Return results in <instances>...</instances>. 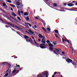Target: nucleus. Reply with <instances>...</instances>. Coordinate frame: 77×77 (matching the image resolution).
I'll list each match as a JSON object with an SVG mask.
<instances>
[{
  "label": "nucleus",
  "mask_w": 77,
  "mask_h": 77,
  "mask_svg": "<svg viewBox=\"0 0 77 77\" xmlns=\"http://www.w3.org/2000/svg\"><path fill=\"white\" fill-rule=\"evenodd\" d=\"M48 45L50 47H49V49L51 50V51H53L54 54H57V55H58V54H60V52H59V50L56 48H55V49L57 51H54V50H53V48L54 47V45H53L51 43H50L48 44Z\"/></svg>",
  "instance_id": "f257e3e1"
},
{
  "label": "nucleus",
  "mask_w": 77,
  "mask_h": 77,
  "mask_svg": "<svg viewBox=\"0 0 77 77\" xmlns=\"http://www.w3.org/2000/svg\"><path fill=\"white\" fill-rule=\"evenodd\" d=\"M48 71H45L42 72V74H40L38 75L37 77H48Z\"/></svg>",
  "instance_id": "f03ea898"
},
{
  "label": "nucleus",
  "mask_w": 77,
  "mask_h": 77,
  "mask_svg": "<svg viewBox=\"0 0 77 77\" xmlns=\"http://www.w3.org/2000/svg\"><path fill=\"white\" fill-rule=\"evenodd\" d=\"M75 3V1H73L72 2V3H69L67 4V5L69 6H73L74 5V4H72V3Z\"/></svg>",
  "instance_id": "7ed1b4c3"
},
{
  "label": "nucleus",
  "mask_w": 77,
  "mask_h": 77,
  "mask_svg": "<svg viewBox=\"0 0 77 77\" xmlns=\"http://www.w3.org/2000/svg\"><path fill=\"white\" fill-rule=\"evenodd\" d=\"M43 45H44V44H42L40 45L39 47L41 48H46V47Z\"/></svg>",
  "instance_id": "20e7f679"
},
{
  "label": "nucleus",
  "mask_w": 77,
  "mask_h": 77,
  "mask_svg": "<svg viewBox=\"0 0 77 77\" xmlns=\"http://www.w3.org/2000/svg\"><path fill=\"white\" fill-rule=\"evenodd\" d=\"M29 39H28L27 40H26V41L27 42H31V43H32V42H33V40L32 38H29Z\"/></svg>",
  "instance_id": "39448f33"
},
{
  "label": "nucleus",
  "mask_w": 77,
  "mask_h": 77,
  "mask_svg": "<svg viewBox=\"0 0 77 77\" xmlns=\"http://www.w3.org/2000/svg\"><path fill=\"white\" fill-rule=\"evenodd\" d=\"M66 61L69 63H72V60L69 58L68 59L66 60Z\"/></svg>",
  "instance_id": "423d86ee"
},
{
  "label": "nucleus",
  "mask_w": 77,
  "mask_h": 77,
  "mask_svg": "<svg viewBox=\"0 0 77 77\" xmlns=\"http://www.w3.org/2000/svg\"><path fill=\"white\" fill-rule=\"evenodd\" d=\"M43 38L42 39V41L41 42L43 43L44 44H45V36L44 37V38Z\"/></svg>",
  "instance_id": "0eeeda50"
},
{
  "label": "nucleus",
  "mask_w": 77,
  "mask_h": 77,
  "mask_svg": "<svg viewBox=\"0 0 77 77\" xmlns=\"http://www.w3.org/2000/svg\"><path fill=\"white\" fill-rule=\"evenodd\" d=\"M57 74H58L60 75V72H55L54 73V74L52 76V77H54L55 76L54 75H56Z\"/></svg>",
  "instance_id": "6e6552de"
},
{
  "label": "nucleus",
  "mask_w": 77,
  "mask_h": 77,
  "mask_svg": "<svg viewBox=\"0 0 77 77\" xmlns=\"http://www.w3.org/2000/svg\"><path fill=\"white\" fill-rule=\"evenodd\" d=\"M45 36H43L42 35H41V34H39L38 35V37L40 38H44V37Z\"/></svg>",
  "instance_id": "1a4fd4ad"
},
{
  "label": "nucleus",
  "mask_w": 77,
  "mask_h": 77,
  "mask_svg": "<svg viewBox=\"0 0 77 77\" xmlns=\"http://www.w3.org/2000/svg\"><path fill=\"white\" fill-rule=\"evenodd\" d=\"M24 38L26 40L29 39V37L27 36V35H25L24 37Z\"/></svg>",
  "instance_id": "9d476101"
},
{
  "label": "nucleus",
  "mask_w": 77,
  "mask_h": 77,
  "mask_svg": "<svg viewBox=\"0 0 77 77\" xmlns=\"http://www.w3.org/2000/svg\"><path fill=\"white\" fill-rule=\"evenodd\" d=\"M34 18H35V19H36L37 20H39L40 19V17H39V16L35 17H34Z\"/></svg>",
  "instance_id": "9b49d317"
},
{
  "label": "nucleus",
  "mask_w": 77,
  "mask_h": 77,
  "mask_svg": "<svg viewBox=\"0 0 77 77\" xmlns=\"http://www.w3.org/2000/svg\"><path fill=\"white\" fill-rule=\"evenodd\" d=\"M24 15H25L26 16H27V15H29V12H26L24 13Z\"/></svg>",
  "instance_id": "f8f14e48"
},
{
  "label": "nucleus",
  "mask_w": 77,
  "mask_h": 77,
  "mask_svg": "<svg viewBox=\"0 0 77 77\" xmlns=\"http://www.w3.org/2000/svg\"><path fill=\"white\" fill-rule=\"evenodd\" d=\"M54 32H55V33H57V34H59V32L58 31V30H55L54 31Z\"/></svg>",
  "instance_id": "ddd939ff"
},
{
  "label": "nucleus",
  "mask_w": 77,
  "mask_h": 77,
  "mask_svg": "<svg viewBox=\"0 0 77 77\" xmlns=\"http://www.w3.org/2000/svg\"><path fill=\"white\" fill-rule=\"evenodd\" d=\"M29 32L31 33H32V34H33V33H33V32L30 29H29Z\"/></svg>",
  "instance_id": "4468645a"
},
{
  "label": "nucleus",
  "mask_w": 77,
  "mask_h": 77,
  "mask_svg": "<svg viewBox=\"0 0 77 77\" xmlns=\"http://www.w3.org/2000/svg\"><path fill=\"white\" fill-rule=\"evenodd\" d=\"M69 11H74V8H71V9H69L68 10Z\"/></svg>",
  "instance_id": "2eb2a0df"
},
{
  "label": "nucleus",
  "mask_w": 77,
  "mask_h": 77,
  "mask_svg": "<svg viewBox=\"0 0 77 77\" xmlns=\"http://www.w3.org/2000/svg\"><path fill=\"white\" fill-rule=\"evenodd\" d=\"M11 15L14 17H16V16H17V15H16L15 14L14 12L11 13Z\"/></svg>",
  "instance_id": "dca6fc26"
},
{
  "label": "nucleus",
  "mask_w": 77,
  "mask_h": 77,
  "mask_svg": "<svg viewBox=\"0 0 77 77\" xmlns=\"http://www.w3.org/2000/svg\"><path fill=\"white\" fill-rule=\"evenodd\" d=\"M42 22L43 23L44 27H45V22L44 20H43V21H42Z\"/></svg>",
  "instance_id": "f3484780"
},
{
  "label": "nucleus",
  "mask_w": 77,
  "mask_h": 77,
  "mask_svg": "<svg viewBox=\"0 0 77 77\" xmlns=\"http://www.w3.org/2000/svg\"><path fill=\"white\" fill-rule=\"evenodd\" d=\"M1 21H2V23H6V20H0Z\"/></svg>",
  "instance_id": "a211bd4d"
},
{
  "label": "nucleus",
  "mask_w": 77,
  "mask_h": 77,
  "mask_svg": "<svg viewBox=\"0 0 77 77\" xmlns=\"http://www.w3.org/2000/svg\"><path fill=\"white\" fill-rule=\"evenodd\" d=\"M47 30H48V32H51V29H50L49 28H47Z\"/></svg>",
  "instance_id": "6ab92c4d"
},
{
  "label": "nucleus",
  "mask_w": 77,
  "mask_h": 77,
  "mask_svg": "<svg viewBox=\"0 0 77 77\" xmlns=\"http://www.w3.org/2000/svg\"><path fill=\"white\" fill-rule=\"evenodd\" d=\"M42 28L43 30L44 31V32H47V30H46V29H45L44 27H42Z\"/></svg>",
  "instance_id": "aec40b11"
},
{
  "label": "nucleus",
  "mask_w": 77,
  "mask_h": 77,
  "mask_svg": "<svg viewBox=\"0 0 77 77\" xmlns=\"http://www.w3.org/2000/svg\"><path fill=\"white\" fill-rule=\"evenodd\" d=\"M3 6H6V8H8V7L6 6V4L4 3L3 4Z\"/></svg>",
  "instance_id": "412c9836"
},
{
  "label": "nucleus",
  "mask_w": 77,
  "mask_h": 77,
  "mask_svg": "<svg viewBox=\"0 0 77 77\" xmlns=\"http://www.w3.org/2000/svg\"><path fill=\"white\" fill-rule=\"evenodd\" d=\"M16 4L17 6H20V3L18 2H17Z\"/></svg>",
  "instance_id": "4be33fe9"
},
{
  "label": "nucleus",
  "mask_w": 77,
  "mask_h": 77,
  "mask_svg": "<svg viewBox=\"0 0 77 77\" xmlns=\"http://www.w3.org/2000/svg\"><path fill=\"white\" fill-rule=\"evenodd\" d=\"M18 14L19 15V16H20L21 15V13H20V10H18Z\"/></svg>",
  "instance_id": "5701e85b"
},
{
  "label": "nucleus",
  "mask_w": 77,
  "mask_h": 77,
  "mask_svg": "<svg viewBox=\"0 0 77 77\" xmlns=\"http://www.w3.org/2000/svg\"><path fill=\"white\" fill-rule=\"evenodd\" d=\"M33 41L34 42L35 44H36V45H39V44H38V43H37V42H36L35 41V39L34 40H33Z\"/></svg>",
  "instance_id": "b1692460"
},
{
  "label": "nucleus",
  "mask_w": 77,
  "mask_h": 77,
  "mask_svg": "<svg viewBox=\"0 0 77 77\" xmlns=\"http://www.w3.org/2000/svg\"><path fill=\"white\" fill-rule=\"evenodd\" d=\"M8 75H9V73H7L5 74V75H4L5 77H8Z\"/></svg>",
  "instance_id": "393cba45"
},
{
  "label": "nucleus",
  "mask_w": 77,
  "mask_h": 77,
  "mask_svg": "<svg viewBox=\"0 0 77 77\" xmlns=\"http://www.w3.org/2000/svg\"><path fill=\"white\" fill-rule=\"evenodd\" d=\"M57 4L56 3H54V5H53V6H54V7H56V6H57Z\"/></svg>",
  "instance_id": "a878e982"
},
{
  "label": "nucleus",
  "mask_w": 77,
  "mask_h": 77,
  "mask_svg": "<svg viewBox=\"0 0 77 77\" xmlns=\"http://www.w3.org/2000/svg\"><path fill=\"white\" fill-rule=\"evenodd\" d=\"M16 66H15V68H17V67H18L19 68H20V65H17V64H16Z\"/></svg>",
  "instance_id": "bb28decb"
},
{
  "label": "nucleus",
  "mask_w": 77,
  "mask_h": 77,
  "mask_svg": "<svg viewBox=\"0 0 77 77\" xmlns=\"http://www.w3.org/2000/svg\"><path fill=\"white\" fill-rule=\"evenodd\" d=\"M7 2H8V3H12V1L10 0H7Z\"/></svg>",
  "instance_id": "cd10ccee"
},
{
  "label": "nucleus",
  "mask_w": 77,
  "mask_h": 77,
  "mask_svg": "<svg viewBox=\"0 0 77 77\" xmlns=\"http://www.w3.org/2000/svg\"><path fill=\"white\" fill-rule=\"evenodd\" d=\"M64 41L66 42H68V43H69V40H66L65 39Z\"/></svg>",
  "instance_id": "c85d7f7f"
},
{
  "label": "nucleus",
  "mask_w": 77,
  "mask_h": 77,
  "mask_svg": "<svg viewBox=\"0 0 77 77\" xmlns=\"http://www.w3.org/2000/svg\"><path fill=\"white\" fill-rule=\"evenodd\" d=\"M46 42L48 44H50L49 43H50V41L48 40L46 41Z\"/></svg>",
  "instance_id": "c756f323"
},
{
  "label": "nucleus",
  "mask_w": 77,
  "mask_h": 77,
  "mask_svg": "<svg viewBox=\"0 0 77 77\" xmlns=\"http://www.w3.org/2000/svg\"><path fill=\"white\" fill-rule=\"evenodd\" d=\"M7 24H10L11 26H12V24L10 23H7Z\"/></svg>",
  "instance_id": "7c9ffc66"
},
{
  "label": "nucleus",
  "mask_w": 77,
  "mask_h": 77,
  "mask_svg": "<svg viewBox=\"0 0 77 77\" xmlns=\"http://www.w3.org/2000/svg\"><path fill=\"white\" fill-rule=\"evenodd\" d=\"M23 69V68L22 67L20 68H20H19V71H21V70H22Z\"/></svg>",
  "instance_id": "2f4dec72"
},
{
  "label": "nucleus",
  "mask_w": 77,
  "mask_h": 77,
  "mask_svg": "<svg viewBox=\"0 0 77 77\" xmlns=\"http://www.w3.org/2000/svg\"><path fill=\"white\" fill-rule=\"evenodd\" d=\"M29 16H28L27 17H26V20H29Z\"/></svg>",
  "instance_id": "473e14b6"
},
{
  "label": "nucleus",
  "mask_w": 77,
  "mask_h": 77,
  "mask_svg": "<svg viewBox=\"0 0 77 77\" xmlns=\"http://www.w3.org/2000/svg\"><path fill=\"white\" fill-rule=\"evenodd\" d=\"M25 32H26V33H28V34H30V32H29L27 31H25Z\"/></svg>",
  "instance_id": "72a5a7b5"
},
{
  "label": "nucleus",
  "mask_w": 77,
  "mask_h": 77,
  "mask_svg": "<svg viewBox=\"0 0 77 77\" xmlns=\"http://www.w3.org/2000/svg\"><path fill=\"white\" fill-rule=\"evenodd\" d=\"M16 70H14L13 71H12V73H15V72H16Z\"/></svg>",
  "instance_id": "f704fd0d"
},
{
  "label": "nucleus",
  "mask_w": 77,
  "mask_h": 77,
  "mask_svg": "<svg viewBox=\"0 0 77 77\" xmlns=\"http://www.w3.org/2000/svg\"><path fill=\"white\" fill-rule=\"evenodd\" d=\"M10 6H13V7H15V6L14 5L10 4Z\"/></svg>",
  "instance_id": "c9c22d12"
},
{
  "label": "nucleus",
  "mask_w": 77,
  "mask_h": 77,
  "mask_svg": "<svg viewBox=\"0 0 77 77\" xmlns=\"http://www.w3.org/2000/svg\"><path fill=\"white\" fill-rule=\"evenodd\" d=\"M72 63L73 64V65H76V63L75 62Z\"/></svg>",
  "instance_id": "e433bc0d"
},
{
  "label": "nucleus",
  "mask_w": 77,
  "mask_h": 77,
  "mask_svg": "<svg viewBox=\"0 0 77 77\" xmlns=\"http://www.w3.org/2000/svg\"><path fill=\"white\" fill-rule=\"evenodd\" d=\"M56 44H57V41H55V42L54 45H56Z\"/></svg>",
  "instance_id": "4c0bfd02"
},
{
  "label": "nucleus",
  "mask_w": 77,
  "mask_h": 77,
  "mask_svg": "<svg viewBox=\"0 0 77 77\" xmlns=\"http://www.w3.org/2000/svg\"><path fill=\"white\" fill-rule=\"evenodd\" d=\"M55 35L56 36L57 38H59V37L57 36V35L56 34H55Z\"/></svg>",
  "instance_id": "58836bf2"
},
{
  "label": "nucleus",
  "mask_w": 77,
  "mask_h": 77,
  "mask_svg": "<svg viewBox=\"0 0 77 77\" xmlns=\"http://www.w3.org/2000/svg\"><path fill=\"white\" fill-rule=\"evenodd\" d=\"M28 24H29L30 27H32V25H31V24H30L29 23H28Z\"/></svg>",
  "instance_id": "ea45409f"
},
{
  "label": "nucleus",
  "mask_w": 77,
  "mask_h": 77,
  "mask_svg": "<svg viewBox=\"0 0 77 77\" xmlns=\"http://www.w3.org/2000/svg\"><path fill=\"white\" fill-rule=\"evenodd\" d=\"M33 29H35V28H37V27L36 26V25H35L34 26V27H33Z\"/></svg>",
  "instance_id": "a19ab883"
},
{
  "label": "nucleus",
  "mask_w": 77,
  "mask_h": 77,
  "mask_svg": "<svg viewBox=\"0 0 77 77\" xmlns=\"http://www.w3.org/2000/svg\"><path fill=\"white\" fill-rule=\"evenodd\" d=\"M17 19H18V20H21V19H20V17H17Z\"/></svg>",
  "instance_id": "79ce46f5"
},
{
  "label": "nucleus",
  "mask_w": 77,
  "mask_h": 77,
  "mask_svg": "<svg viewBox=\"0 0 77 77\" xmlns=\"http://www.w3.org/2000/svg\"><path fill=\"white\" fill-rule=\"evenodd\" d=\"M6 62H4L3 63H2V64L3 65H4V64H6Z\"/></svg>",
  "instance_id": "37998d69"
},
{
  "label": "nucleus",
  "mask_w": 77,
  "mask_h": 77,
  "mask_svg": "<svg viewBox=\"0 0 77 77\" xmlns=\"http://www.w3.org/2000/svg\"><path fill=\"white\" fill-rule=\"evenodd\" d=\"M62 54H65L63 51H62Z\"/></svg>",
  "instance_id": "c03bdc74"
},
{
  "label": "nucleus",
  "mask_w": 77,
  "mask_h": 77,
  "mask_svg": "<svg viewBox=\"0 0 77 77\" xmlns=\"http://www.w3.org/2000/svg\"><path fill=\"white\" fill-rule=\"evenodd\" d=\"M15 27H16V28H17V29H19V27H18L16 26H15Z\"/></svg>",
  "instance_id": "a18cd8bd"
},
{
  "label": "nucleus",
  "mask_w": 77,
  "mask_h": 77,
  "mask_svg": "<svg viewBox=\"0 0 77 77\" xmlns=\"http://www.w3.org/2000/svg\"><path fill=\"white\" fill-rule=\"evenodd\" d=\"M9 26V25H6V27H7V28H8V27H10V26Z\"/></svg>",
  "instance_id": "49530a36"
},
{
  "label": "nucleus",
  "mask_w": 77,
  "mask_h": 77,
  "mask_svg": "<svg viewBox=\"0 0 77 77\" xmlns=\"http://www.w3.org/2000/svg\"><path fill=\"white\" fill-rule=\"evenodd\" d=\"M17 6V9H19V8H20V7H19V6Z\"/></svg>",
  "instance_id": "de8ad7c7"
},
{
  "label": "nucleus",
  "mask_w": 77,
  "mask_h": 77,
  "mask_svg": "<svg viewBox=\"0 0 77 77\" xmlns=\"http://www.w3.org/2000/svg\"><path fill=\"white\" fill-rule=\"evenodd\" d=\"M73 50H74V49H73V48H72V54H74V52H73Z\"/></svg>",
  "instance_id": "09e8293b"
},
{
  "label": "nucleus",
  "mask_w": 77,
  "mask_h": 77,
  "mask_svg": "<svg viewBox=\"0 0 77 77\" xmlns=\"http://www.w3.org/2000/svg\"><path fill=\"white\" fill-rule=\"evenodd\" d=\"M20 13H21V14H23V11H20Z\"/></svg>",
  "instance_id": "8fccbe9b"
},
{
  "label": "nucleus",
  "mask_w": 77,
  "mask_h": 77,
  "mask_svg": "<svg viewBox=\"0 0 77 77\" xmlns=\"http://www.w3.org/2000/svg\"><path fill=\"white\" fill-rule=\"evenodd\" d=\"M64 6H66V3H65L64 4Z\"/></svg>",
  "instance_id": "3c124183"
},
{
  "label": "nucleus",
  "mask_w": 77,
  "mask_h": 77,
  "mask_svg": "<svg viewBox=\"0 0 77 77\" xmlns=\"http://www.w3.org/2000/svg\"><path fill=\"white\" fill-rule=\"evenodd\" d=\"M38 42H41V39H38Z\"/></svg>",
  "instance_id": "603ef678"
},
{
  "label": "nucleus",
  "mask_w": 77,
  "mask_h": 77,
  "mask_svg": "<svg viewBox=\"0 0 77 77\" xmlns=\"http://www.w3.org/2000/svg\"><path fill=\"white\" fill-rule=\"evenodd\" d=\"M32 39H33L35 40V38H34V37H32Z\"/></svg>",
  "instance_id": "864d4df0"
},
{
  "label": "nucleus",
  "mask_w": 77,
  "mask_h": 77,
  "mask_svg": "<svg viewBox=\"0 0 77 77\" xmlns=\"http://www.w3.org/2000/svg\"><path fill=\"white\" fill-rule=\"evenodd\" d=\"M11 10L12 11H13V8H11Z\"/></svg>",
  "instance_id": "5fc2aeb1"
},
{
  "label": "nucleus",
  "mask_w": 77,
  "mask_h": 77,
  "mask_svg": "<svg viewBox=\"0 0 77 77\" xmlns=\"http://www.w3.org/2000/svg\"><path fill=\"white\" fill-rule=\"evenodd\" d=\"M12 75H10V76H9V77H11L12 76Z\"/></svg>",
  "instance_id": "6e6d98bb"
},
{
  "label": "nucleus",
  "mask_w": 77,
  "mask_h": 77,
  "mask_svg": "<svg viewBox=\"0 0 77 77\" xmlns=\"http://www.w3.org/2000/svg\"><path fill=\"white\" fill-rule=\"evenodd\" d=\"M62 41L63 42H64V39L63 38H62Z\"/></svg>",
  "instance_id": "4d7b16f0"
},
{
  "label": "nucleus",
  "mask_w": 77,
  "mask_h": 77,
  "mask_svg": "<svg viewBox=\"0 0 77 77\" xmlns=\"http://www.w3.org/2000/svg\"><path fill=\"white\" fill-rule=\"evenodd\" d=\"M8 71H9V69H8L6 71V72H8Z\"/></svg>",
  "instance_id": "13d9d810"
},
{
  "label": "nucleus",
  "mask_w": 77,
  "mask_h": 77,
  "mask_svg": "<svg viewBox=\"0 0 77 77\" xmlns=\"http://www.w3.org/2000/svg\"><path fill=\"white\" fill-rule=\"evenodd\" d=\"M65 9H66V10H69V9H68V8H65Z\"/></svg>",
  "instance_id": "bf43d9fd"
},
{
  "label": "nucleus",
  "mask_w": 77,
  "mask_h": 77,
  "mask_svg": "<svg viewBox=\"0 0 77 77\" xmlns=\"http://www.w3.org/2000/svg\"><path fill=\"white\" fill-rule=\"evenodd\" d=\"M12 26H13V27H15V26H14V24L12 25Z\"/></svg>",
  "instance_id": "052dcab7"
},
{
  "label": "nucleus",
  "mask_w": 77,
  "mask_h": 77,
  "mask_svg": "<svg viewBox=\"0 0 77 77\" xmlns=\"http://www.w3.org/2000/svg\"><path fill=\"white\" fill-rule=\"evenodd\" d=\"M17 57H14V59H15V58H17Z\"/></svg>",
  "instance_id": "680f3d73"
},
{
  "label": "nucleus",
  "mask_w": 77,
  "mask_h": 77,
  "mask_svg": "<svg viewBox=\"0 0 77 77\" xmlns=\"http://www.w3.org/2000/svg\"><path fill=\"white\" fill-rule=\"evenodd\" d=\"M53 44H54H54H55V42H53Z\"/></svg>",
  "instance_id": "e2e57ef3"
},
{
  "label": "nucleus",
  "mask_w": 77,
  "mask_h": 77,
  "mask_svg": "<svg viewBox=\"0 0 77 77\" xmlns=\"http://www.w3.org/2000/svg\"><path fill=\"white\" fill-rule=\"evenodd\" d=\"M75 5H77V2L75 4Z\"/></svg>",
  "instance_id": "0e129e2a"
},
{
  "label": "nucleus",
  "mask_w": 77,
  "mask_h": 77,
  "mask_svg": "<svg viewBox=\"0 0 77 77\" xmlns=\"http://www.w3.org/2000/svg\"><path fill=\"white\" fill-rule=\"evenodd\" d=\"M40 11H42V9L40 8Z\"/></svg>",
  "instance_id": "69168bd1"
},
{
  "label": "nucleus",
  "mask_w": 77,
  "mask_h": 77,
  "mask_svg": "<svg viewBox=\"0 0 77 77\" xmlns=\"http://www.w3.org/2000/svg\"><path fill=\"white\" fill-rule=\"evenodd\" d=\"M75 20H77V17L75 18Z\"/></svg>",
  "instance_id": "338daca9"
},
{
  "label": "nucleus",
  "mask_w": 77,
  "mask_h": 77,
  "mask_svg": "<svg viewBox=\"0 0 77 77\" xmlns=\"http://www.w3.org/2000/svg\"><path fill=\"white\" fill-rule=\"evenodd\" d=\"M3 77H5V75H4L3 76Z\"/></svg>",
  "instance_id": "774afa93"
}]
</instances>
